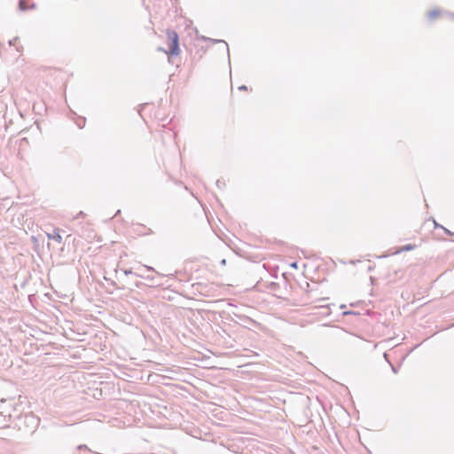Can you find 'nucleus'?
Returning a JSON list of instances; mask_svg holds the SVG:
<instances>
[{
    "instance_id": "nucleus-1",
    "label": "nucleus",
    "mask_w": 454,
    "mask_h": 454,
    "mask_svg": "<svg viewBox=\"0 0 454 454\" xmlns=\"http://www.w3.org/2000/svg\"><path fill=\"white\" fill-rule=\"evenodd\" d=\"M168 39L169 41V50L167 51L162 47H158V51H163L169 57H176L180 54V44H179V35L175 30H168L167 31Z\"/></svg>"
},
{
    "instance_id": "nucleus-2",
    "label": "nucleus",
    "mask_w": 454,
    "mask_h": 454,
    "mask_svg": "<svg viewBox=\"0 0 454 454\" xmlns=\"http://www.w3.org/2000/svg\"><path fill=\"white\" fill-rule=\"evenodd\" d=\"M234 317L238 318V321H235V322L238 323L239 325H242L245 328L252 329L253 327H256V326L260 325V324L258 322H256L255 320H254L253 318H251L246 315L234 313Z\"/></svg>"
},
{
    "instance_id": "nucleus-3",
    "label": "nucleus",
    "mask_w": 454,
    "mask_h": 454,
    "mask_svg": "<svg viewBox=\"0 0 454 454\" xmlns=\"http://www.w3.org/2000/svg\"><path fill=\"white\" fill-rule=\"evenodd\" d=\"M18 8L20 12H26L27 10H34L36 8V4L32 3L30 5H27L26 0H19Z\"/></svg>"
},
{
    "instance_id": "nucleus-4",
    "label": "nucleus",
    "mask_w": 454,
    "mask_h": 454,
    "mask_svg": "<svg viewBox=\"0 0 454 454\" xmlns=\"http://www.w3.org/2000/svg\"><path fill=\"white\" fill-rule=\"evenodd\" d=\"M201 40L203 41H210L212 42L213 43H223L224 46H225V49H226V51H227V54H228V58L230 59V51H229V46L227 44V43L223 40H221V39H212V38H208V37H206L204 35H202L200 37Z\"/></svg>"
},
{
    "instance_id": "nucleus-5",
    "label": "nucleus",
    "mask_w": 454,
    "mask_h": 454,
    "mask_svg": "<svg viewBox=\"0 0 454 454\" xmlns=\"http://www.w3.org/2000/svg\"><path fill=\"white\" fill-rule=\"evenodd\" d=\"M47 236H48L49 239H53V240L57 241L58 243L62 242V237L59 233V229H55L52 233H48Z\"/></svg>"
},
{
    "instance_id": "nucleus-6",
    "label": "nucleus",
    "mask_w": 454,
    "mask_h": 454,
    "mask_svg": "<svg viewBox=\"0 0 454 454\" xmlns=\"http://www.w3.org/2000/svg\"><path fill=\"white\" fill-rule=\"evenodd\" d=\"M415 245L413 244H407L405 246H403L401 247H399L394 254H400L402 252H407V251H411L415 248Z\"/></svg>"
},
{
    "instance_id": "nucleus-7",
    "label": "nucleus",
    "mask_w": 454,
    "mask_h": 454,
    "mask_svg": "<svg viewBox=\"0 0 454 454\" xmlns=\"http://www.w3.org/2000/svg\"><path fill=\"white\" fill-rule=\"evenodd\" d=\"M441 13H442V11H440V10H437V9L432 10L427 12V18L429 20H434V18L438 17Z\"/></svg>"
},
{
    "instance_id": "nucleus-8",
    "label": "nucleus",
    "mask_w": 454,
    "mask_h": 454,
    "mask_svg": "<svg viewBox=\"0 0 454 454\" xmlns=\"http://www.w3.org/2000/svg\"><path fill=\"white\" fill-rule=\"evenodd\" d=\"M137 276H138V277H140V278H144V276H142V275H137ZM145 278H146L147 280H149V281H151V282H153V284H156V285H158V286H159V285H160V283H158V282L156 281V277H155V276H153V275H152V276L148 275V276L145 277Z\"/></svg>"
},
{
    "instance_id": "nucleus-9",
    "label": "nucleus",
    "mask_w": 454,
    "mask_h": 454,
    "mask_svg": "<svg viewBox=\"0 0 454 454\" xmlns=\"http://www.w3.org/2000/svg\"><path fill=\"white\" fill-rule=\"evenodd\" d=\"M85 121H86V119L85 118H82V117H80L79 121H76V125L82 129L83 128V126L85 125Z\"/></svg>"
},
{
    "instance_id": "nucleus-10",
    "label": "nucleus",
    "mask_w": 454,
    "mask_h": 454,
    "mask_svg": "<svg viewBox=\"0 0 454 454\" xmlns=\"http://www.w3.org/2000/svg\"><path fill=\"white\" fill-rule=\"evenodd\" d=\"M225 185H226V184H225L224 180H223V179H218V180L216 181V186H217L219 189H223V188H224V187H225Z\"/></svg>"
},
{
    "instance_id": "nucleus-11",
    "label": "nucleus",
    "mask_w": 454,
    "mask_h": 454,
    "mask_svg": "<svg viewBox=\"0 0 454 454\" xmlns=\"http://www.w3.org/2000/svg\"><path fill=\"white\" fill-rule=\"evenodd\" d=\"M121 271L123 272L124 275L128 276V275H131V274H134V275H138L135 272L132 271L131 269H124V270H121Z\"/></svg>"
},
{
    "instance_id": "nucleus-12",
    "label": "nucleus",
    "mask_w": 454,
    "mask_h": 454,
    "mask_svg": "<svg viewBox=\"0 0 454 454\" xmlns=\"http://www.w3.org/2000/svg\"><path fill=\"white\" fill-rule=\"evenodd\" d=\"M109 286L114 287V288H117V289H124V287H120L118 286L117 283L114 281V280H110V283H108Z\"/></svg>"
},
{
    "instance_id": "nucleus-13",
    "label": "nucleus",
    "mask_w": 454,
    "mask_h": 454,
    "mask_svg": "<svg viewBox=\"0 0 454 454\" xmlns=\"http://www.w3.org/2000/svg\"><path fill=\"white\" fill-rule=\"evenodd\" d=\"M85 216V213L83 211H80L75 216H74V219H80V218H83Z\"/></svg>"
},
{
    "instance_id": "nucleus-14",
    "label": "nucleus",
    "mask_w": 454,
    "mask_h": 454,
    "mask_svg": "<svg viewBox=\"0 0 454 454\" xmlns=\"http://www.w3.org/2000/svg\"><path fill=\"white\" fill-rule=\"evenodd\" d=\"M18 40H19V37H18V36H16V37H14V38H12V40H10L8 43H9V45H10V46L15 45V43H16V42H17Z\"/></svg>"
},
{
    "instance_id": "nucleus-15",
    "label": "nucleus",
    "mask_w": 454,
    "mask_h": 454,
    "mask_svg": "<svg viewBox=\"0 0 454 454\" xmlns=\"http://www.w3.org/2000/svg\"><path fill=\"white\" fill-rule=\"evenodd\" d=\"M77 450H90L87 447V445H85V444H81V445H79V446L77 447Z\"/></svg>"
},
{
    "instance_id": "nucleus-16",
    "label": "nucleus",
    "mask_w": 454,
    "mask_h": 454,
    "mask_svg": "<svg viewBox=\"0 0 454 454\" xmlns=\"http://www.w3.org/2000/svg\"><path fill=\"white\" fill-rule=\"evenodd\" d=\"M390 366H391V370H392V372H393L395 374H396V373L398 372V368H399V367H398V366H395V365H393L392 364H390Z\"/></svg>"
},
{
    "instance_id": "nucleus-17",
    "label": "nucleus",
    "mask_w": 454,
    "mask_h": 454,
    "mask_svg": "<svg viewBox=\"0 0 454 454\" xmlns=\"http://www.w3.org/2000/svg\"><path fill=\"white\" fill-rule=\"evenodd\" d=\"M238 90H241V91H246V90H247V85H240V86L238 87Z\"/></svg>"
},
{
    "instance_id": "nucleus-18",
    "label": "nucleus",
    "mask_w": 454,
    "mask_h": 454,
    "mask_svg": "<svg viewBox=\"0 0 454 454\" xmlns=\"http://www.w3.org/2000/svg\"><path fill=\"white\" fill-rule=\"evenodd\" d=\"M442 230L444 231V232L447 234V235H450V236H454V233L451 232L450 230L446 229V228H442Z\"/></svg>"
},
{
    "instance_id": "nucleus-19",
    "label": "nucleus",
    "mask_w": 454,
    "mask_h": 454,
    "mask_svg": "<svg viewBox=\"0 0 454 454\" xmlns=\"http://www.w3.org/2000/svg\"><path fill=\"white\" fill-rule=\"evenodd\" d=\"M434 228H435V229H437V228H442H442H443V226H442V225H441V224L437 223L434 220Z\"/></svg>"
},
{
    "instance_id": "nucleus-20",
    "label": "nucleus",
    "mask_w": 454,
    "mask_h": 454,
    "mask_svg": "<svg viewBox=\"0 0 454 454\" xmlns=\"http://www.w3.org/2000/svg\"><path fill=\"white\" fill-rule=\"evenodd\" d=\"M145 267L149 271H155L153 267H151V266H145Z\"/></svg>"
},
{
    "instance_id": "nucleus-21",
    "label": "nucleus",
    "mask_w": 454,
    "mask_h": 454,
    "mask_svg": "<svg viewBox=\"0 0 454 454\" xmlns=\"http://www.w3.org/2000/svg\"><path fill=\"white\" fill-rule=\"evenodd\" d=\"M387 256H388V254H384L380 255V256H377V257H378V258H386V257H387Z\"/></svg>"
},
{
    "instance_id": "nucleus-22",
    "label": "nucleus",
    "mask_w": 454,
    "mask_h": 454,
    "mask_svg": "<svg viewBox=\"0 0 454 454\" xmlns=\"http://www.w3.org/2000/svg\"><path fill=\"white\" fill-rule=\"evenodd\" d=\"M121 214V210H117L116 213L114 214V217H116L118 216L119 215Z\"/></svg>"
},
{
    "instance_id": "nucleus-23",
    "label": "nucleus",
    "mask_w": 454,
    "mask_h": 454,
    "mask_svg": "<svg viewBox=\"0 0 454 454\" xmlns=\"http://www.w3.org/2000/svg\"><path fill=\"white\" fill-rule=\"evenodd\" d=\"M291 266H292L293 268H295V269H296V268H297V262H293V263L291 264Z\"/></svg>"
},
{
    "instance_id": "nucleus-24",
    "label": "nucleus",
    "mask_w": 454,
    "mask_h": 454,
    "mask_svg": "<svg viewBox=\"0 0 454 454\" xmlns=\"http://www.w3.org/2000/svg\"><path fill=\"white\" fill-rule=\"evenodd\" d=\"M104 279H105L106 282H108V283H110V280H112L111 278H107V277H106V276L104 277Z\"/></svg>"
},
{
    "instance_id": "nucleus-25",
    "label": "nucleus",
    "mask_w": 454,
    "mask_h": 454,
    "mask_svg": "<svg viewBox=\"0 0 454 454\" xmlns=\"http://www.w3.org/2000/svg\"><path fill=\"white\" fill-rule=\"evenodd\" d=\"M221 264H222V265H225V264H226V260H225V259H223V260L221 261Z\"/></svg>"
},
{
    "instance_id": "nucleus-26",
    "label": "nucleus",
    "mask_w": 454,
    "mask_h": 454,
    "mask_svg": "<svg viewBox=\"0 0 454 454\" xmlns=\"http://www.w3.org/2000/svg\"><path fill=\"white\" fill-rule=\"evenodd\" d=\"M343 314H344V315H348V314H354V312H353V311H346V312H344Z\"/></svg>"
},
{
    "instance_id": "nucleus-27",
    "label": "nucleus",
    "mask_w": 454,
    "mask_h": 454,
    "mask_svg": "<svg viewBox=\"0 0 454 454\" xmlns=\"http://www.w3.org/2000/svg\"><path fill=\"white\" fill-rule=\"evenodd\" d=\"M384 357L390 364V362L387 360V353H384Z\"/></svg>"
},
{
    "instance_id": "nucleus-28",
    "label": "nucleus",
    "mask_w": 454,
    "mask_h": 454,
    "mask_svg": "<svg viewBox=\"0 0 454 454\" xmlns=\"http://www.w3.org/2000/svg\"><path fill=\"white\" fill-rule=\"evenodd\" d=\"M16 49H17V51H21V49H22V46H20V47H17Z\"/></svg>"
},
{
    "instance_id": "nucleus-29",
    "label": "nucleus",
    "mask_w": 454,
    "mask_h": 454,
    "mask_svg": "<svg viewBox=\"0 0 454 454\" xmlns=\"http://www.w3.org/2000/svg\"><path fill=\"white\" fill-rule=\"evenodd\" d=\"M107 293H108V294H113L114 292H113V291H110V290H107Z\"/></svg>"
},
{
    "instance_id": "nucleus-30",
    "label": "nucleus",
    "mask_w": 454,
    "mask_h": 454,
    "mask_svg": "<svg viewBox=\"0 0 454 454\" xmlns=\"http://www.w3.org/2000/svg\"><path fill=\"white\" fill-rule=\"evenodd\" d=\"M368 270H369V271H370V270H372V268L370 266V267L368 268Z\"/></svg>"
},
{
    "instance_id": "nucleus-31",
    "label": "nucleus",
    "mask_w": 454,
    "mask_h": 454,
    "mask_svg": "<svg viewBox=\"0 0 454 454\" xmlns=\"http://www.w3.org/2000/svg\"><path fill=\"white\" fill-rule=\"evenodd\" d=\"M176 0H171L172 4H174V3L176 2Z\"/></svg>"
},
{
    "instance_id": "nucleus-32",
    "label": "nucleus",
    "mask_w": 454,
    "mask_h": 454,
    "mask_svg": "<svg viewBox=\"0 0 454 454\" xmlns=\"http://www.w3.org/2000/svg\"><path fill=\"white\" fill-rule=\"evenodd\" d=\"M450 15L454 18V14L453 13H451Z\"/></svg>"
}]
</instances>
